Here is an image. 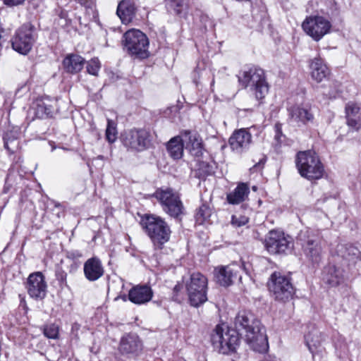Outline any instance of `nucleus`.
I'll return each mask as SVG.
<instances>
[{"instance_id": "393cba45", "label": "nucleus", "mask_w": 361, "mask_h": 361, "mask_svg": "<svg viewBox=\"0 0 361 361\" xmlns=\"http://www.w3.org/2000/svg\"><path fill=\"white\" fill-rule=\"evenodd\" d=\"M310 68L311 78L317 83L322 82L329 75L328 67L319 57L312 60Z\"/></svg>"}, {"instance_id": "423d86ee", "label": "nucleus", "mask_w": 361, "mask_h": 361, "mask_svg": "<svg viewBox=\"0 0 361 361\" xmlns=\"http://www.w3.org/2000/svg\"><path fill=\"white\" fill-rule=\"evenodd\" d=\"M185 288L191 306L197 307L207 300L208 280L202 274L192 273L185 281Z\"/></svg>"}, {"instance_id": "37998d69", "label": "nucleus", "mask_w": 361, "mask_h": 361, "mask_svg": "<svg viewBox=\"0 0 361 361\" xmlns=\"http://www.w3.org/2000/svg\"><path fill=\"white\" fill-rule=\"evenodd\" d=\"M275 136H274V139L276 140V142L278 143H281V137H282V132H281V126L280 124H276L275 125Z\"/></svg>"}, {"instance_id": "20e7f679", "label": "nucleus", "mask_w": 361, "mask_h": 361, "mask_svg": "<svg viewBox=\"0 0 361 361\" xmlns=\"http://www.w3.org/2000/svg\"><path fill=\"white\" fill-rule=\"evenodd\" d=\"M295 164L300 176L307 180H318L324 175V166L314 152H299Z\"/></svg>"}, {"instance_id": "ddd939ff", "label": "nucleus", "mask_w": 361, "mask_h": 361, "mask_svg": "<svg viewBox=\"0 0 361 361\" xmlns=\"http://www.w3.org/2000/svg\"><path fill=\"white\" fill-rule=\"evenodd\" d=\"M302 27L309 36L318 42L330 32L331 24L324 17L314 16L307 17L302 23Z\"/></svg>"}, {"instance_id": "4468645a", "label": "nucleus", "mask_w": 361, "mask_h": 361, "mask_svg": "<svg viewBox=\"0 0 361 361\" xmlns=\"http://www.w3.org/2000/svg\"><path fill=\"white\" fill-rule=\"evenodd\" d=\"M264 246L270 254L284 253L293 246L292 238L279 231H270L264 240Z\"/></svg>"}, {"instance_id": "4c0bfd02", "label": "nucleus", "mask_w": 361, "mask_h": 361, "mask_svg": "<svg viewBox=\"0 0 361 361\" xmlns=\"http://www.w3.org/2000/svg\"><path fill=\"white\" fill-rule=\"evenodd\" d=\"M100 69V62L98 59H92L87 64V71L92 75H97Z\"/></svg>"}, {"instance_id": "5701e85b", "label": "nucleus", "mask_w": 361, "mask_h": 361, "mask_svg": "<svg viewBox=\"0 0 361 361\" xmlns=\"http://www.w3.org/2000/svg\"><path fill=\"white\" fill-rule=\"evenodd\" d=\"M360 107L353 102H349L345 104V113L346 123L348 127L355 130L361 128Z\"/></svg>"}, {"instance_id": "39448f33", "label": "nucleus", "mask_w": 361, "mask_h": 361, "mask_svg": "<svg viewBox=\"0 0 361 361\" xmlns=\"http://www.w3.org/2000/svg\"><path fill=\"white\" fill-rule=\"evenodd\" d=\"M214 348L220 353L234 352L240 343V336L234 329L222 324L217 325L211 336Z\"/></svg>"}, {"instance_id": "f704fd0d", "label": "nucleus", "mask_w": 361, "mask_h": 361, "mask_svg": "<svg viewBox=\"0 0 361 361\" xmlns=\"http://www.w3.org/2000/svg\"><path fill=\"white\" fill-rule=\"evenodd\" d=\"M211 216V209L206 204H202L198 209L195 218L198 224H202Z\"/></svg>"}, {"instance_id": "7c9ffc66", "label": "nucleus", "mask_w": 361, "mask_h": 361, "mask_svg": "<svg viewBox=\"0 0 361 361\" xmlns=\"http://www.w3.org/2000/svg\"><path fill=\"white\" fill-rule=\"evenodd\" d=\"M85 59L78 54H69L63 61L65 70L68 73H76L80 71L84 66Z\"/></svg>"}, {"instance_id": "603ef678", "label": "nucleus", "mask_w": 361, "mask_h": 361, "mask_svg": "<svg viewBox=\"0 0 361 361\" xmlns=\"http://www.w3.org/2000/svg\"><path fill=\"white\" fill-rule=\"evenodd\" d=\"M264 161L260 160V161H259V163H258V164H261V163H262V164H263V163H264Z\"/></svg>"}, {"instance_id": "3c124183", "label": "nucleus", "mask_w": 361, "mask_h": 361, "mask_svg": "<svg viewBox=\"0 0 361 361\" xmlns=\"http://www.w3.org/2000/svg\"><path fill=\"white\" fill-rule=\"evenodd\" d=\"M214 83V80L213 79L212 81L211 85H213Z\"/></svg>"}, {"instance_id": "b1692460", "label": "nucleus", "mask_w": 361, "mask_h": 361, "mask_svg": "<svg viewBox=\"0 0 361 361\" xmlns=\"http://www.w3.org/2000/svg\"><path fill=\"white\" fill-rule=\"evenodd\" d=\"M237 267L231 266L222 267L215 270L216 281L222 286H231L238 277Z\"/></svg>"}, {"instance_id": "de8ad7c7", "label": "nucleus", "mask_w": 361, "mask_h": 361, "mask_svg": "<svg viewBox=\"0 0 361 361\" xmlns=\"http://www.w3.org/2000/svg\"><path fill=\"white\" fill-rule=\"evenodd\" d=\"M181 288H182V286L180 284H176L174 286V288H173L174 296L173 297L177 296V294L178 293L179 291H180Z\"/></svg>"}, {"instance_id": "09e8293b", "label": "nucleus", "mask_w": 361, "mask_h": 361, "mask_svg": "<svg viewBox=\"0 0 361 361\" xmlns=\"http://www.w3.org/2000/svg\"><path fill=\"white\" fill-rule=\"evenodd\" d=\"M2 43H1V34L0 33V48L1 47Z\"/></svg>"}, {"instance_id": "6ab92c4d", "label": "nucleus", "mask_w": 361, "mask_h": 361, "mask_svg": "<svg viewBox=\"0 0 361 361\" xmlns=\"http://www.w3.org/2000/svg\"><path fill=\"white\" fill-rule=\"evenodd\" d=\"M182 134L185 148L189 150L192 156L200 157L203 153V145L200 135L190 130H185Z\"/></svg>"}, {"instance_id": "f3484780", "label": "nucleus", "mask_w": 361, "mask_h": 361, "mask_svg": "<svg viewBox=\"0 0 361 361\" xmlns=\"http://www.w3.org/2000/svg\"><path fill=\"white\" fill-rule=\"evenodd\" d=\"M118 350L123 355L137 356L142 350V343L137 335L128 334L121 338Z\"/></svg>"}, {"instance_id": "cd10ccee", "label": "nucleus", "mask_w": 361, "mask_h": 361, "mask_svg": "<svg viewBox=\"0 0 361 361\" xmlns=\"http://www.w3.org/2000/svg\"><path fill=\"white\" fill-rule=\"evenodd\" d=\"M289 115L293 121L306 124L314 119L313 114L310 108L293 106L289 109Z\"/></svg>"}, {"instance_id": "a18cd8bd", "label": "nucleus", "mask_w": 361, "mask_h": 361, "mask_svg": "<svg viewBox=\"0 0 361 361\" xmlns=\"http://www.w3.org/2000/svg\"><path fill=\"white\" fill-rule=\"evenodd\" d=\"M80 325L76 322H75L72 324L71 333L75 337H78V332L80 330Z\"/></svg>"}, {"instance_id": "0eeeda50", "label": "nucleus", "mask_w": 361, "mask_h": 361, "mask_svg": "<svg viewBox=\"0 0 361 361\" xmlns=\"http://www.w3.org/2000/svg\"><path fill=\"white\" fill-rule=\"evenodd\" d=\"M124 49L132 56L146 59L149 56V40L146 35L139 30H130L123 37Z\"/></svg>"}, {"instance_id": "bb28decb", "label": "nucleus", "mask_w": 361, "mask_h": 361, "mask_svg": "<svg viewBox=\"0 0 361 361\" xmlns=\"http://www.w3.org/2000/svg\"><path fill=\"white\" fill-rule=\"evenodd\" d=\"M21 135L20 128L13 127L6 131L4 135V147L10 152L13 153L19 148V140Z\"/></svg>"}, {"instance_id": "e433bc0d", "label": "nucleus", "mask_w": 361, "mask_h": 361, "mask_svg": "<svg viewBox=\"0 0 361 361\" xmlns=\"http://www.w3.org/2000/svg\"><path fill=\"white\" fill-rule=\"evenodd\" d=\"M116 128L114 123L108 120L107 121V127L106 130V138L110 142L113 143L116 140Z\"/></svg>"}, {"instance_id": "6e6552de", "label": "nucleus", "mask_w": 361, "mask_h": 361, "mask_svg": "<svg viewBox=\"0 0 361 361\" xmlns=\"http://www.w3.org/2000/svg\"><path fill=\"white\" fill-rule=\"evenodd\" d=\"M154 196L160 202L163 210L170 216L179 219L184 214V207L178 192L171 188L159 189Z\"/></svg>"}, {"instance_id": "a878e982", "label": "nucleus", "mask_w": 361, "mask_h": 361, "mask_svg": "<svg viewBox=\"0 0 361 361\" xmlns=\"http://www.w3.org/2000/svg\"><path fill=\"white\" fill-rule=\"evenodd\" d=\"M308 329V332L305 335V341L310 351L313 353L320 346L324 337L322 333L314 325L310 326Z\"/></svg>"}, {"instance_id": "c85d7f7f", "label": "nucleus", "mask_w": 361, "mask_h": 361, "mask_svg": "<svg viewBox=\"0 0 361 361\" xmlns=\"http://www.w3.org/2000/svg\"><path fill=\"white\" fill-rule=\"evenodd\" d=\"M336 252L338 257L349 262H355L360 255V250L350 244H338Z\"/></svg>"}, {"instance_id": "864d4df0", "label": "nucleus", "mask_w": 361, "mask_h": 361, "mask_svg": "<svg viewBox=\"0 0 361 361\" xmlns=\"http://www.w3.org/2000/svg\"><path fill=\"white\" fill-rule=\"evenodd\" d=\"M202 168H205V166H200V165L199 169H201V168H202Z\"/></svg>"}, {"instance_id": "473e14b6", "label": "nucleus", "mask_w": 361, "mask_h": 361, "mask_svg": "<svg viewBox=\"0 0 361 361\" xmlns=\"http://www.w3.org/2000/svg\"><path fill=\"white\" fill-rule=\"evenodd\" d=\"M33 109L37 117L43 118L52 113L51 106L47 105L42 100H37L33 104Z\"/></svg>"}, {"instance_id": "f257e3e1", "label": "nucleus", "mask_w": 361, "mask_h": 361, "mask_svg": "<svg viewBox=\"0 0 361 361\" xmlns=\"http://www.w3.org/2000/svg\"><path fill=\"white\" fill-rule=\"evenodd\" d=\"M234 325L239 336L243 337L255 351L262 353L267 350V336L259 320L253 314L247 311L239 312L235 318Z\"/></svg>"}, {"instance_id": "8fccbe9b", "label": "nucleus", "mask_w": 361, "mask_h": 361, "mask_svg": "<svg viewBox=\"0 0 361 361\" xmlns=\"http://www.w3.org/2000/svg\"><path fill=\"white\" fill-rule=\"evenodd\" d=\"M122 299H123L124 301H126V295H123V296H122Z\"/></svg>"}, {"instance_id": "c03bdc74", "label": "nucleus", "mask_w": 361, "mask_h": 361, "mask_svg": "<svg viewBox=\"0 0 361 361\" xmlns=\"http://www.w3.org/2000/svg\"><path fill=\"white\" fill-rule=\"evenodd\" d=\"M334 88L328 92L329 98H336L339 93L338 84L337 82L333 83Z\"/></svg>"}, {"instance_id": "c9c22d12", "label": "nucleus", "mask_w": 361, "mask_h": 361, "mask_svg": "<svg viewBox=\"0 0 361 361\" xmlns=\"http://www.w3.org/2000/svg\"><path fill=\"white\" fill-rule=\"evenodd\" d=\"M44 334L48 338L56 339L59 335V326L55 324L44 325L43 328Z\"/></svg>"}, {"instance_id": "dca6fc26", "label": "nucleus", "mask_w": 361, "mask_h": 361, "mask_svg": "<svg viewBox=\"0 0 361 361\" xmlns=\"http://www.w3.org/2000/svg\"><path fill=\"white\" fill-rule=\"evenodd\" d=\"M231 149L238 154H242L249 149L252 143V135L246 129L234 131L228 140Z\"/></svg>"}, {"instance_id": "7ed1b4c3", "label": "nucleus", "mask_w": 361, "mask_h": 361, "mask_svg": "<svg viewBox=\"0 0 361 361\" xmlns=\"http://www.w3.org/2000/svg\"><path fill=\"white\" fill-rule=\"evenodd\" d=\"M238 78L242 87H252V91L257 100H262L268 94L269 85L262 68L255 66L245 68L239 72Z\"/></svg>"}, {"instance_id": "58836bf2", "label": "nucleus", "mask_w": 361, "mask_h": 361, "mask_svg": "<svg viewBox=\"0 0 361 361\" xmlns=\"http://www.w3.org/2000/svg\"><path fill=\"white\" fill-rule=\"evenodd\" d=\"M249 219L241 214H233L231 218V224L234 227H241L248 223Z\"/></svg>"}, {"instance_id": "2eb2a0df", "label": "nucleus", "mask_w": 361, "mask_h": 361, "mask_svg": "<svg viewBox=\"0 0 361 361\" xmlns=\"http://www.w3.org/2000/svg\"><path fill=\"white\" fill-rule=\"evenodd\" d=\"M26 288L29 295L36 300H42L47 295V285L42 272H34L27 278Z\"/></svg>"}, {"instance_id": "c756f323", "label": "nucleus", "mask_w": 361, "mask_h": 361, "mask_svg": "<svg viewBox=\"0 0 361 361\" xmlns=\"http://www.w3.org/2000/svg\"><path fill=\"white\" fill-rule=\"evenodd\" d=\"M250 193V188L247 184L240 183L237 187L227 195L226 199L231 204H238L243 202Z\"/></svg>"}, {"instance_id": "ea45409f", "label": "nucleus", "mask_w": 361, "mask_h": 361, "mask_svg": "<svg viewBox=\"0 0 361 361\" xmlns=\"http://www.w3.org/2000/svg\"><path fill=\"white\" fill-rule=\"evenodd\" d=\"M82 257V253L78 250H71L66 252V257L72 260H77Z\"/></svg>"}, {"instance_id": "2f4dec72", "label": "nucleus", "mask_w": 361, "mask_h": 361, "mask_svg": "<svg viewBox=\"0 0 361 361\" xmlns=\"http://www.w3.org/2000/svg\"><path fill=\"white\" fill-rule=\"evenodd\" d=\"M184 147L182 133L181 135L171 138L167 143L168 152L174 159H179L182 157Z\"/></svg>"}, {"instance_id": "a211bd4d", "label": "nucleus", "mask_w": 361, "mask_h": 361, "mask_svg": "<svg viewBox=\"0 0 361 361\" xmlns=\"http://www.w3.org/2000/svg\"><path fill=\"white\" fill-rule=\"evenodd\" d=\"M322 279L330 286H337L343 281V269L341 266L329 263L322 271Z\"/></svg>"}, {"instance_id": "9d476101", "label": "nucleus", "mask_w": 361, "mask_h": 361, "mask_svg": "<svg viewBox=\"0 0 361 361\" xmlns=\"http://www.w3.org/2000/svg\"><path fill=\"white\" fill-rule=\"evenodd\" d=\"M268 288L274 298L279 301H286L294 294V288L290 278L280 272H274L268 282Z\"/></svg>"}, {"instance_id": "a19ab883", "label": "nucleus", "mask_w": 361, "mask_h": 361, "mask_svg": "<svg viewBox=\"0 0 361 361\" xmlns=\"http://www.w3.org/2000/svg\"><path fill=\"white\" fill-rule=\"evenodd\" d=\"M4 4L9 7L23 5L26 0H2Z\"/></svg>"}, {"instance_id": "412c9836", "label": "nucleus", "mask_w": 361, "mask_h": 361, "mask_svg": "<svg viewBox=\"0 0 361 361\" xmlns=\"http://www.w3.org/2000/svg\"><path fill=\"white\" fill-rule=\"evenodd\" d=\"M83 271L85 278L90 281L98 280L104 273L100 259L95 257L88 259L85 262Z\"/></svg>"}, {"instance_id": "9b49d317", "label": "nucleus", "mask_w": 361, "mask_h": 361, "mask_svg": "<svg viewBox=\"0 0 361 361\" xmlns=\"http://www.w3.org/2000/svg\"><path fill=\"white\" fill-rule=\"evenodd\" d=\"M298 240L309 260L313 263H318L321 261L322 248L318 236L308 230L303 231L299 233Z\"/></svg>"}, {"instance_id": "4be33fe9", "label": "nucleus", "mask_w": 361, "mask_h": 361, "mask_svg": "<svg viewBox=\"0 0 361 361\" xmlns=\"http://www.w3.org/2000/svg\"><path fill=\"white\" fill-rule=\"evenodd\" d=\"M137 7L133 0H122L117 6L116 14L123 24H128L135 16Z\"/></svg>"}, {"instance_id": "1a4fd4ad", "label": "nucleus", "mask_w": 361, "mask_h": 361, "mask_svg": "<svg viewBox=\"0 0 361 361\" xmlns=\"http://www.w3.org/2000/svg\"><path fill=\"white\" fill-rule=\"evenodd\" d=\"M36 39L35 26L27 23L16 31L11 40V47L18 53L27 55L31 51Z\"/></svg>"}, {"instance_id": "f8f14e48", "label": "nucleus", "mask_w": 361, "mask_h": 361, "mask_svg": "<svg viewBox=\"0 0 361 361\" xmlns=\"http://www.w3.org/2000/svg\"><path fill=\"white\" fill-rule=\"evenodd\" d=\"M121 141L128 149L141 152L149 146L150 134L145 129H133L122 134Z\"/></svg>"}, {"instance_id": "f03ea898", "label": "nucleus", "mask_w": 361, "mask_h": 361, "mask_svg": "<svg viewBox=\"0 0 361 361\" xmlns=\"http://www.w3.org/2000/svg\"><path fill=\"white\" fill-rule=\"evenodd\" d=\"M140 224L155 249H162L164 245L169 240L171 233L165 220L154 214H145Z\"/></svg>"}, {"instance_id": "aec40b11", "label": "nucleus", "mask_w": 361, "mask_h": 361, "mask_svg": "<svg viewBox=\"0 0 361 361\" xmlns=\"http://www.w3.org/2000/svg\"><path fill=\"white\" fill-rule=\"evenodd\" d=\"M153 296L152 288L147 285L133 286L128 292V300L134 304L142 305L151 300Z\"/></svg>"}, {"instance_id": "49530a36", "label": "nucleus", "mask_w": 361, "mask_h": 361, "mask_svg": "<svg viewBox=\"0 0 361 361\" xmlns=\"http://www.w3.org/2000/svg\"><path fill=\"white\" fill-rule=\"evenodd\" d=\"M200 166H205V169L203 171L204 175L209 174L212 172V166L207 163L202 162L200 163Z\"/></svg>"}, {"instance_id": "72a5a7b5", "label": "nucleus", "mask_w": 361, "mask_h": 361, "mask_svg": "<svg viewBox=\"0 0 361 361\" xmlns=\"http://www.w3.org/2000/svg\"><path fill=\"white\" fill-rule=\"evenodd\" d=\"M166 6L171 12L180 15L187 8L185 0H165Z\"/></svg>"}, {"instance_id": "79ce46f5", "label": "nucleus", "mask_w": 361, "mask_h": 361, "mask_svg": "<svg viewBox=\"0 0 361 361\" xmlns=\"http://www.w3.org/2000/svg\"><path fill=\"white\" fill-rule=\"evenodd\" d=\"M56 279L61 283L66 285L67 274L63 270H58L56 274Z\"/></svg>"}]
</instances>
